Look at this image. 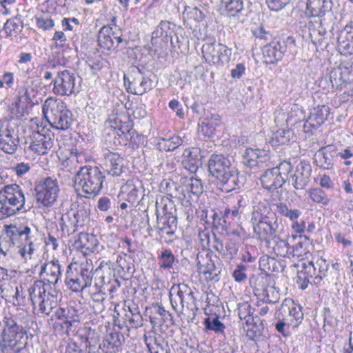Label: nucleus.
<instances>
[{
	"instance_id": "2f4dec72",
	"label": "nucleus",
	"mask_w": 353,
	"mask_h": 353,
	"mask_svg": "<svg viewBox=\"0 0 353 353\" xmlns=\"http://www.w3.org/2000/svg\"><path fill=\"white\" fill-rule=\"evenodd\" d=\"M316 155L319 158L321 168L330 169L334 163L336 148L332 145L323 147L318 150Z\"/></svg>"
},
{
	"instance_id": "052dcab7",
	"label": "nucleus",
	"mask_w": 353,
	"mask_h": 353,
	"mask_svg": "<svg viewBox=\"0 0 353 353\" xmlns=\"http://www.w3.org/2000/svg\"><path fill=\"white\" fill-rule=\"evenodd\" d=\"M66 310H56L54 314L52 316V319H55L59 321L57 323L61 327H68L72 325V321L76 322V320H71V318L65 314Z\"/></svg>"
},
{
	"instance_id": "58836bf2",
	"label": "nucleus",
	"mask_w": 353,
	"mask_h": 353,
	"mask_svg": "<svg viewBox=\"0 0 353 353\" xmlns=\"http://www.w3.org/2000/svg\"><path fill=\"white\" fill-rule=\"evenodd\" d=\"M303 269L301 272L298 273L296 284L300 289L305 290L310 283V279L316 274V266L312 261H310L307 264L303 263Z\"/></svg>"
},
{
	"instance_id": "338daca9",
	"label": "nucleus",
	"mask_w": 353,
	"mask_h": 353,
	"mask_svg": "<svg viewBox=\"0 0 353 353\" xmlns=\"http://www.w3.org/2000/svg\"><path fill=\"white\" fill-rule=\"evenodd\" d=\"M60 238L58 235V230L50 231L45 239L46 246L51 247L53 250H57L59 246Z\"/></svg>"
},
{
	"instance_id": "49530a36",
	"label": "nucleus",
	"mask_w": 353,
	"mask_h": 353,
	"mask_svg": "<svg viewBox=\"0 0 353 353\" xmlns=\"http://www.w3.org/2000/svg\"><path fill=\"white\" fill-rule=\"evenodd\" d=\"M159 261L160 268L170 270L177 259L170 250L163 249L159 255Z\"/></svg>"
},
{
	"instance_id": "f704fd0d",
	"label": "nucleus",
	"mask_w": 353,
	"mask_h": 353,
	"mask_svg": "<svg viewBox=\"0 0 353 353\" xmlns=\"http://www.w3.org/2000/svg\"><path fill=\"white\" fill-rule=\"evenodd\" d=\"M347 72V68L336 67L332 68L329 72V79L332 88L342 89L350 81L349 79L345 77V74Z\"/></svg>"
},
{
	"instance_id": "cd10ccee",
	"label": "nucleus",
	"mask_w": 353,
	"mask_h": 353,
	"mask_svg": "<svg viewBox=\"0 0 353 353\" xmlns=\"http://www.w3.org/2000/svg\"><path fill=\"white\" fill-rule=\"evenodd\" d=\"M260 180L263 187L268 190L280 188L285 183V180L281 177L280 172L273 168L267 170L261 176Z\"/></svg>"
},
{
	"instance_id": "aec40b11",
	"label": "nucleus",
	"mask_w": 353,
	"mask_h": 353,
	"mask_svg": "<svg viewBox=\"0 0 353 353\" xmlns=\"http://www.w3.org/2000/svg\"><path fill=\"white\" fill-rule=\"evenodd\" d=\"M110 127L112 129L108 132L110 136H113L114 139L116 135L119 137L122 141L125 139V141L128 140L129 135L132 133L133 123L128 117L123 115L121 117H117L113 119L110 120Z\"/></svg>"
},
{
	"instance_id": "13d9d810",
	"label": "nucleus",
	"mask_w": 353,
	"mask_h": 353,
	"mask_svg": "<svg viewBox=\"0 0 353 353\" xmlns=\"http://www.w3.org/2000/svg\"><path fill=\"white\" fill-rule=\"evenodd\" d=\"M185 182L192 195L199 196L203 192V184L201 179L191 177Z\"/></svg>"
},
{
	"instance_id": "6e6552de",
	"label": "nucleus",
	"mask_w": 353,
	"mask_h": 353,
	"mask_svg": "<svg viewBox=\"0 0 353 353\" xmlns=\"http://www.w3.org/2000/svg\"><path fill=\"white\" fill-rule=\"evenodd\" d=\"M54 144V134L50 129L41 128L32 130L25 138L24 151L38 155L47 154Z\"/></svg>"
},
{
	"instance_id": "f257e3e1",
	"label": "nucleus",
	"mask_w": 353,
	"mask_h": 353,
	"mask_svg": "<svg viewBox=\"0 0 353 353\" xmlns=\"http://www.w3.org/2000/svg\"><path fill=\"white\" fill-rule=\"evenodd\" d=\"M208 170L222 190L230 192L239 187V172L223 154H212L208 159Z\"/></svg>"
},
{
	"instance_id": "0e129e2a",
	"label": "nucleus",
	"mask_w": 353,
	"mask_h": 353,
	"mask_svg": "<svg viewBox=\"0 0 353 353\" xmlns=\"http://www.w3.org/2000/svg\"><path fill=\"white\" fill-rule=\"evenodd\" d=\"M17 246L19 249L18 252L23 259L27 260L28 259H31L34 251V243L32 242H30L29 243L22 242V243H18Z\"/></svg>"
},
{
	"instance_id": "774afa93",
	"label": "nucleus",
	"mask_w": 353,
	"mask_h": 353,
	"mask_svg": "<svg viewBox=\"0 0 353 353\" xmlns=\"http://www.w3.org/2000/svg\"><path fill=\"white\" fill-rule=\"evenodd\" d=\"M183 17H187L189 19H193L196 21H201L205 18L204 13L197 7L185 8Z\"/></svg>"
},
{
	"instance_id": "473e14b6",
	"label": "nucleus",
	"mask_w": 353,
	"mask_h": 353,
	"mask_svg": "<svg viewBox=\"0 0 353 353\" xmlns=\"http://www.w3.org/2000/svg\"><path fill=\"white\" fill-rule=\"evenodd\" d=\"M270 244L265 243L267 245L272 248V252L281 257L291 258V246L285 239H281L276 234L275 237H271Z\"/></svg>"
},
{
	"instance_id": "f03ea898",
	"label": "nucleus",
	"mask_w": 353,
	"mask_h": 353,
	"mask_svg": "<svg viewBox=\"0 0 353 353\" xmlns=\"http://www.w3.org/2000/svg\"><path fill=\"white\" fill-rule=\"evenodd\" d=\"M3 330L0 348L3 353H20L28 344V336L22 325H18L17 319L9 312L2 319Z\"/></svg>"
},
{
	"instance_id": "bf43d9fd",
	"label": "nucleus",
	"mask_w": 353,
	"mask_h": 353,
	"mask_svg": "<svg viewBox=\"0 0 353 353\" xmlns=\"http://www.w3.org/2000/svg\"><path fill=\"white\" fill-rule=\"evenodd\" d=\"M67 46V38L63 31H56L52 38L51 49L61 50Z\"/></svg>"
},
{
	"instance_id": "603ef678",
	"label": "nucleus",
	"mask_w": 353,
	"mask_h": 353,
	"mask_svg": "<svg viewBox=\"0 0 353 353\" xmlns=\"http://www.w3.org/2000/svg\"><path fill=\"white\" fill-rule=\"evenodd\" d=\"M125 318L121 321L123 325L126 321H128L132 327H139L142 325V316L139 310H121Z\"/></svg>"
},
{
	"instance_id": "393cba45",
	"label": "nucleus",
	"mask_w": 353,
	"mask_h": 353,
	"mask_svg": "<svg viewBox=\"0 0 353 353\" xmlns=\"http://www.w3.org/2000/svg\"><path fill=\"white\" fill-rule=\"evenodd\" d=\"M312 172L310 164L305 161H301L296 167L292 175V185L296 190H303L308 184Z\"/></svg>"
},
{
	"instance_id": "e433bc0d",
	"label": "nucleus",
	"mask_w": 353,
	"mask_h": 353,
	"mask_svg": "<svg viewBox=\"0 0 353 353\" xmlns=\"http://www.w3.org/2000/svg\"><path fill=\"white\" fill-rule=\"evenodd\" d=\"M312 248L311 242L306 236H300L299 242L291 247V258L296 257L303 260L307 257Z\"/></svg>"
},
{
	"instance_id": "3c124183",
	"label": "nucleus",
	"mask_w": 353,
	"mask_h": 353,
	"mask_svg": "<svg viewBox=\"0 0 353 353\" xmlns=\"http://www.w3.org/2000/svg\"><path fill=\"white\" fill-rule=\"evenodd\" d=\"M5 232L4 235L0 236V253L4 256L8 255L12 249L17 245L14 237L11 236L6 230Z\"/></svg>"
},
{
	"instance_id": "9b49d317",
	"label": "nucleus",
	"mask_w": 353,
	"mask_h": 353,
	"mask_svg": "<svg viewBox=\"0 0 353 353\" xmlns=\"http://www.w3.org/2000/svg\"><path fill=\"white\" fill-rule=\"evenodd\" d=\"M35 198L44 207H52L57 201L60 188L57 179L50 176L40 179L34 187Z\"/></svg>"
},
{
	"instance_id": "ddd939ff",
	"label": "nucleus",
	"mask_w": 353,
	"mask_h": 353,
	"mask_svg": "<svg viewBox=\"0 0 353 353\" xmlns=\"http://www.w3.org/2000/svg\"><path fill=\"white\" fill-rule=\"evenodd\" d=\"M202 54L205 61L211 65L223 66L228 63L232 57V49L213 40L202 46Z\"/></svg>"
},
{
	"instance_id": "f8f14e48",
	"label": "nucleus",
	"mask_w": 353,
	"mask_h": 353,
	"mask_svg": "<svg viewBox=\"0 0 353 353\" xmlns=\"http://www.w3.org/2000/svg\"><path fill=\"white\" fill-rule=\"evenodd\" d=\"M199 272L203 280L208 283H214L221 279L222 263L216 256L207 253L205 255L199 254L197 256Z\"/></svg>"
},
{
	"instance_id": "1a4fd4ad",
	"label": "nucleus",
	"mask_w": 353,
	"mask_h": 353,
	"mask_svg": "<svg viewBox=\"0 0 353 353\" xmlns=\"http://www.w3.org/2000/svg\"><path fill=\"white\" fill-rule=\"evenodd\" d=\"M90 209L86 205H77L63 214L60 220V228L64 235L69 236L90 221Z\"/></svg>"
},
{
	"instance_id": "f3484780",
	"label": "nucleus",
	"mask_w": 353,
	"mask_h": 353,
	"mask_svg": "<svg viewBox=\"0 0 353 353\" xmlns=\"http://www.w3.org/2000/svg\"><path fill=\"white\" fill-rule=\"evenodd\" d=\"M294 46L295 40L292 37L270 43L263 48L264 62L267 64L276 63L282 59L288 48L291 49Z\"/></svg>"
},
{
	"instance_id": "20e7f679",
	"label": "nucleus",
	"mask_w": 353,
	"mask_h": 353,
	"mask_svg": "<svg viewBox=\"0 0 353 353\" xmlns=\"http://www.w3.org/2000/svg\"><path fill=\"white\" fill-rule=\"evenodd\" d=\"M104 179V174L97 166H81L74 176V187L77 192L85 194V197H94L101 192Z\"/></svg>"
},
{
	"instance_id": "b1692460",
	"label": "nucleus",
	"mask_w": 353,
	"mask_h": 353,
	"mask_svg": "<svg viewBox=\"0 0 353 353\" xmlns=\"http://www.w3.org/2000/svg\"><path fill=\"white\" fill-rule=\"evenodd\" d=\"M338 50L344 56L353 54V21L348 23L337 37Z\"/></svg>"
},
{
	"instance_id": "5701e85b",
	"label": "nucleus",
	"mask_w": 353,
	"mask_h": 353,
	"mask_svg": "<svg viewBox=\"0 0 353 353\" xmlns=\"http://www.w3.org/2000/svg\"><path fill=\"white\" fill-rule=\"evenodd\" d=\"M121 314L118 310H114V328L113 331L110 332L106 337L105 341L107 348L111 350L113 352H119L124 343V336L119 330L123 327V323L120 319Z\"/></svg>"
},
{
	"instance_id": "bb28decb",
	"label": "nucleus",
	"mask_w": 353,
	"mask_h": 353,
	"mask_svg": "<svg viewBox=\"0 0 353 353\" xmlns=\"http://www.w3.org/2000/svg\"><path fill=\"white\" fill-rule=\"evenodd\" d=\"M103 166L106 172L112 176H119L123 172V159L118 153L107 150L103 152Z\"/></svg>"
},
{
	"instance_id": "2eb2a0df",
	"label": "nucleus",
	"mask_w": 353,
	"mask_h": 353,
	"mask_svg": "<svg viewBox=\"0 0 353 353\" xmlns=\"http://www.w3.org/2000/svg\"><path fill=\"white\" fill-rule=\"evenodd\" d=\"M19 139L15 132V125L6 119H0V149L13 154L18 148Z\"/></svg>"
},
{
	"instance_id": "7c9ffc66",
	"label": "nucleus",
	"mask_w": 353,
	"mask_h": 353,
	"mask_svg": "<svg viewBox=\"0 0 353 353\" xmlns=\"http://www.w3.org/2000/svg\"><path fill=\"white\" fill-rule=\"evenodd\" d=\"M170 22L162 20L152 32L151 43L152 46L157 43V39L161 38L164 43L170 41L172 43V32L170 31Z\"/></svg>"
},
{
	"instance_id": "de8ad7c7",
	"label": "nucleus",
	"mask_w": 353,
	"mask_h": 353,
	"mask_svg": "<svg viewBox=\"0 0 353 353\" xmlns=\"http://www.w3.org/2000/svg\"><path fill=\"white\" fill-rule=\"evenodd\" d=\"M276 212L287 219L291 222L299 219L301 215V211L299 209L290 208L288 205L283 203H278L276 204Z\"/></svg>"
},
{
	"instance_id": "a211bd4d",
	"label": "nucleus",
	"mask_w": 353,
	"mask_h": 353,
	"mask_svg": "<svg viewBox=\"0 0 353 353\" xmlns=\"http://www.w3.org/2000/svg\"><path fill=\"white\" fill-rule=\"evenodd\" d=\"M170 300L172 309L181 306L182 309H197L194 305V298L191 289L184 283L172 287L170 292Z\"/></svg>"
},
{
	"instance_id": "39448f33",
	"label": "nucleus",
	"mask_w": 353,
	"mask_h": 353,
	"mask_svg": "<svg viewBox=\"0 0 353 353\" xmlns=\"http://www.w3.org/2000/svg\"><path fill=\"white\" fill-rule=\"evenodd\" d=\"M62 270L58 260H52L45 263L39 273L40 280L34 282L32 287L30 296H38L43 301V295L55 292L61 283Z\"/></svg>"
},
{
	"instance_id": "5fc2aeb1",
	"label": "nucleus",
	"mask_w": 353,
	"mask_h": 353,
	"mask_svg": "<svg viewBox=\"0 0 353 353\" xmlns=\"http://www.w3.org/2000/svg\"><path fill=\"white\" fill-rule=\"evenodd\" d=\"M314 265L316 266V270L318 268L319 273H316L314 275V278L312 282L314 285H319L323 280V278L325 276L329 265L325 259H319L314 263Z\"/></svg>"
},
{
	"instance_id": "4468645a",
	"label": "nucleus",
	"mask_w": 353,
	"mask_h": 353,
	"mask_svg": "<svg viewBox=\"0 0 353 353\" xmlns=\"http://www.w3.org/2000/svg\"><path fill=\"white\" fill-rule=\"evenodd\" d=\"M92 278V269L84 267L72 269L70 265L65 273V284L72 292H80L91 285Z\"/></svg>"
},
{
	"instance_id": "4c0bfd02",
	"label": "nucleus",
	"mask_w": 353,
	"mask_h": 353,
	"mask_svg": "<svg viewBox=\"0 0 353 353\" xmlns=\"http://www.w3.org/2000/svg\"><path fill=\"white\" fill-rule=\"evenodd\" d=\"M121 189L122 192L126 194V201L131 203L138 202L139 197L143 192L141 183L139 181L136 183L128 181Z\"/></svg>"
},
{
	"instance_id": "c85d7f7f",
	"label": "nucleus",
	"mask_w": 353,
	"mask_h": 353,
	"mask_svg": "<svg viewBox=\"0 0 353 353\" xmlns=\"http://www.w3.org/2000/svg\"><path fill=\"white\" fill-rule=\"evenodd\" d=\"M221 4L228 17L244 22V18L241 19L244 10L243 0H221Z\"/></svg>"
},
{
	"instance_id": "864d4df0",
	"label": "nucleus",
	"mask_w": 353,
	"mask_h": 353,
	"mask_svg": "<svg viewBox=\"0 0 353 353\" xmlns=\"http://www.w3.org/2000/svg\"><path fill=\"white\" fill-rule=\"evenodd\" d=\"M4 30L8 36L16 37L22 31L23 25L17 19H9L4 25Z\"/></svg>"
},
{
	"instance_id": "79ce46f5",
	"label": "nucleus",
	"mask_w": 353,
	"mask_h": 353,
	"mask_svg": "<svg viewBox=\"0 0 353 353\" xmlns=\"http://www.w3.org/2000/svg\"><path fill=\"white\" fill-rule=\"evenodd\" d=\"M111 26H103L98 34V43L101 48L107 50H111L116 48L115 42L111 38Z\"/></svg>"
},
{
	"instance_id": "6ab92c4d",
	"label": "nucleus",
	"mask_w": 353,
	"mask_h": 353,
	"mask_svg": "<svg viewBox=\"0 0 353 353\" xmlns=\"http://www.w3.org/2000/svg\"><path fill=\"white\" fill-rule=\"evenodd\" d=\"M6 230L11 236L14 237L17 244L26 243H29L35 240L37 230L33 224L26 225H7Z\"/></svg>"
},
{
	"instance_id": "dca6fc26",
	"label": "nucleus",
	"mask_w": 353,
	"mask_h": 353,
	"mask_svg": "<svg viewBox=\"0 0 353 353\" xmlns=\"http://www.w3.org/2000/svg\"><path fill=\"white\" fill-rule=\"evenodd\" d=\"M77 77L74 72L68 70H59L52 81L53 92L61 96H70L79 92L77 85Z\"/></svg>"
},
{
	"instance_id": "423d86ee",
	"label": "nucleus",
	"mask_w": 353,
	"mask_h": 353,
	"mask_svg": "<svg viewBox=\"0 0 353 353\" xmlns=\"http://www.w3.org/2000/svg\"><path fill=\"white\" fill-rule=\"evenodd\" d=\"M42 110L50 125L57 130H68L73 122L72 112L61 99L48 98Z\"/></svg>"
},
{
	"instance_id": "e2e57ef3",
	"label": "nucleus",
	"mask_w": 353,
	"mask_h": 353,
	"mask_svg": "<svg viewBox=\"0 0 353 353\" xmlns=\"http://www.w3.org/2000/svg\"><path fill=\"white\" fill-rule=\"evenodd\" d=\"M35 19L37 27L43 30H51L54 26V21L46 14L36 16Z\"/></svg>"
},
{
	"instance_id": "ea45409f",
	"label": "nucleus",
	"mask_w": 353,
	"mask_h": 353,
	"mask_svg": "<svg viewBox=\"0 0 353 353\" xmlns=\"http://www.w3.org/2000/svg\"><path fill=\"white\" fill-rule=\"evenodd\" d=\"M144 342L150 353H171L168 343H161L154 334H144Z\"/></svg>"
},
{
	"instance_id": "a878e982",
	"label": "nucleus",
	"mask_w": 353,
	"mask_h": 353,
	"mask_svg": "<svg viewBox=\"0 0 353 353\" xmlns=\"http://www.w3.org/2000/svg\"><path fill=\"white\" fill-rule=\"evenodd\" d=\"M99 244V241L94 234L80 232L73 243V249L81 252L86 256L94 252Z\"/></svg>"
},
{
	"instance_id": "680f3d73",
	"label": "nucleus",
	"mask_w": 353,
	"mask_h": 353,
	"mask_svg": "<svg viewBox=\"0 0 353 353\" xmlns=\"http://www.w3.org/2000/svg\"><path fill=\"white\" fill-rule=\"evenodd\" d=\"M239 250L238 245L233 241H228L225 243V248L222 255L226 261L232 260L237 254Z\"/></svg>"
},
{
	"instance_id": "8fccbe9b",
	"label": "nucleus",
	"mask_w": 353,
	"mask_h": 353,
	"mask_svg": "<svg viewBox=\"0 0 353 353\" xmlns=\"http://www.w3.org/2000/svg\"><path fill=\"white\" fill-rule=\"evenodd\" d=\"M310 199L316 204L327 205L330 203V199L327 194L320 188H313L308 190Z\"/></svg>"
},
{
	"instance_id": "4be33fe9",
	"label": "nucleus",
	"mask_w": 353,
	"mask_h": 353,
	"mask_svg": "<svg viewBox=\"0 0 353 353\" xmlns=\"http://www.w3.org/2000/svg\"><path fill=\"white\" fill-rule=\"evenodd\" d=\"M157 223L159 234L166 243H171L176 238L177 216H157Z\"/></svg>"
},
{
	"instance_id": "37998d69",
	"label": "nucleus",
	"mask_w": 353,
	"mask_h": 353,
	"mask_svg": "<svg viewBox=\"0 0 353 353\" xmlns=\"http://www.w3.org/2000/svg\"><path fill=\"white\" fill-rule=\"evenodd\" d=\"M330 114V108L326 105L317 106L313 109L310 116L312 125L319 127L324 123Z\"/></svg>"
},
{
	"instance_id": "c9c22d12",
	"label": "nucleus",
	"mask_w": 353,
	"mask_h": 353,
	"mask_svg": "<svg viewBox=\"0 0 353 353\" xmlns=\"http://www.w3.org/2000/svg\"><path fill=\"white\" fill-rule=\"evenodd\" d=\"M259 263V269L266 274H269L271 272H283L285 268L281 262L278 261L274 257L267 255L261 256Z\"/></svg>"
},
{
	"instance_id": "c03bdc74",
	"label": "nucleus",
	"mask_w": 353,
	"mask_h": 353,
	"mask_svg": "<svg viewBox=\"0 0 353 353\" xmlns=\"http://www.w3.org/2000/svg\"><path fill=\"white\" fill-rule=\"evenodd\" d=\"M187 157L182 161L183 167L191 173H195L200 165V160L197 158V149L185 150Z\"/></svg>"
},
{
	"instance_id": "6e6d98bb",
	"label": "nucleus",
	"mask_w": 353,
	"mask_h": 353,
	"mask_svg": "<svg viewBox=\"0 0 353 353\" xmlns=\"http://www.w3.org/2000/svg\"><path fill=\"white\" fill-rule=\"evenodd\" d=\"M163 142L159 143L161 150L168 151H173L179 148L183 143L181 138L179 136H173L170 139H162Z\"/></svg>"
},
{
	"instance_id": "a19ab883",
	"label": "nucleus",
	"mask_w": 353,
	"mask_h": 353,
	"mask_svg": "<svg viewBox=\"0 0 353 353\" xmlns=\"http://www.w3.org/2000/svg\"><path fill=\"white\" fill-rule=\"evenodd\" d=\"M218 116L212 117L210 119L206 118L199 124V132L205 137H212L216 132L217 127L220 124Z\"/></svg>"
},
{
	"instance_id": "7ed1b4c3",
	"label": "nucleus",
	"mask_w": 353,
	"mask_h": 353,
	"mask_svg": "<svg viewBox=\"0 0 353 353\" xmlns=\"http://www.w3.org/2000/svg\"><path fill=\"white\" fill-rule=\"evenodd\" d=\"M250 223L255 237L270 245V238L275 237L279 230L276 214L270 212L264 203H259L253 208Z\"/></svg>"
},
{
	"instance_id": "69168bd1",
	"label": "nucleus",
	"mask_w": 353,
	"mask_h": 353,
	"mask_svg": "<svg viewBox=\"0 0 353 353\" xmlns=\"http://www.w3.org/2000/svg\"><path fill=\"white\" fill-rule=\"evenodd\" d=\"M321 0H314V1H310L306 5V14L309 17H320L322 16V12L321 9Z\"/></svg>"
},
{
	"instance_id": "412c9836",
	"label": "nucleus",
	"mask_w": 353,
	"mask_h": 353,
	"mask_svg": "<svg viewBox=\"0 0 353 353\" xmlns=\"http://www.w3.org/2000/svg\"><path fill=\"white\" fill-rule=\"evenodd\" d=\"M17 101L16 106L22 109L28 105L37 103L36 94L37 90L28 81H23L19 83L16 88Z\"/></svg>"
},
{
	"instance_id": "72a5a7b5",
	"label": "nucleus",
	"mask_w": 353,
	"mask_h": 353,
	"mask_svg": "<svg viewBox=\"0 0 353 353\" xmlns=\"http://www.w3.org/2000/svg\"><path fill=\"white\" fill-rule=\"evenodd\" d=\"M264 151L259 149L246 148L243 155V163L250 168H253L263 163L265 161V156L263 154Z\"/></svg>"
},
{
	"instance_id": "c756f323",
	"label": "nucleus",
	"mask_w": 353,
	"mask_h": 353,
	"mask_svg": "<svg viewBox=\"0 0 353 353\" xmlns=\"http://www.w3.org/2000/svg\"><path fill=\"white\" fill-rule=\"evenodd\" d=\"M156 215L161 216H177L176 208L173 201L168 196H161L156 201Z\"/></svg>"
},
{
	"instance_id": "a18cd8bd",
	"label": "nucleus",
	"mask_w": 353,
	"mask_h": 353,
	"mask_svg": "<svg viewBox=\"0 0 353 353\" xmlns=\"http://www.w3.org/2000/svg\"><path fill=\"white\" fill-rule=\"evenodd\" d=\"M256 310H238V316L242 325H246L248 327L255 325L263 321L261 319L258 314H256Z\"/></svg>"
},
{
	"instance_id": "9d476101",
	"label": "nucleus",
	"mask_w": 353,
	"mask_h": 353,
	"mask_svg": "<svg viewBox=\"0 0 353 353\" xmlns=\"http://www.w3.org/2000/svg\"><path fill=\"white\" fill-rule=\"evenodd\" d=\"M152 77H154V74L133 67L123 77L127 92L136 95H143L148 92L155 87Z\"/></svg>"
},
{
	"instance_id": "0eeeda50",
	"label": "nucleus",
	"mask_w": 353,
	"mask_h": 353,
	"mask_svg": "<svg viewBox=\"0 0 353 353\" xmlns=\"http://www.w3.org/2000/svg\"><path fill=\"white\" fill-rule=\"evenodd\" d=\"M25 196L19 185L11 184L0 190V219L14 216L24 209Z\"/></svg>"
},
{
	"instance_id": "09e8293b",
	"label": "nucleus",
	"mask_w": 353,
	"mask_h": 353,
	"mask_svg": "<svg viewBox=\"0 0 353 353\" xmlns=\"http://www.w3.org/2000/svg\"><path fill=\"white\" fill-rule=\"evenodd\" d=\"M264 325L263 323H260L253 326L248 327L246 330V337L256 343L257 342L263 341L265 336L263 334Z\"/></svg>"
},
{
	"instance_id": "4d7b16f0",
	"label": "nucleus",
	"mask_w": 353,
	"mask_h": 353,
	"mask_svg": "<svg viewBox=\"0 0 353 353\" xmlns=\"http://www.w3.org/2000/svg\"><path fill=\"white\" fill-rule=\"evenodd\" d=\"M219 316L216 315L211 319L210 317L205 318L204 325L206 330H213L216 333H223L225 326L219 321Z\"/></svg>"
}]
</instances>
